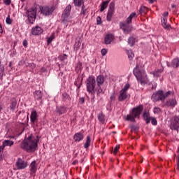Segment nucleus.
I'll use <instances>...</instances> for the list:
<instances>
[{"mask_svg": "<svg viewBox=\"0 0 179 179\" xmlns=\"http://www.w3.org/2000/svg\"><path fill=\"white\" fill-rule=\"evenodd\" d=\"M115 96H116L115 92H113V93L110 95V100H111V101L115 100Z\"/></svg>", "mask_w": 179, "mask_h": 179, "instance_id": "51", "label": "nucleus"}, {"mask_svg": "<svg viewBox=\"0 0 179 179\" xmlns=\"http://www.w3.org/2000/svg\"><path fill=\"white\" fill-rule=\"evenodd\" d=\"M34 96L36 100H41L43 99V92L41 90H36L34 93Z\"/></svg>", "mask_w": 179, "mask_h": 179, "instance_id": "20", "label": "nucleus"}, {"mask_svg": "<svg viewBox=\"0 0 179 179\" xmlns=\"http://www.w3.org/2000/svg\"><path fill=\"white\" fill-rule=\"evenodd\" d=\"M142 111H143V106L142 105L133 108L131 110V114L127 115L126 117V121H131V122H135V118H139V115H141Z\"/></svg>", "mask_w": 179, "mask_h": 179, "instance_id": "5", "label": "nucleus"}, {"mask_svg": "<svg viewBox=\"0 0 179 179\" xmlns=\"http://www.w3.org/2000/svg\"><path fill=\"white\" fill-rule=\"evenodd\" d=\"M0 76H3V66H0Z\"/></svg>", "mask_w": 179, "mask_h": 179, "instance_id": "49", "label": "nucleus"}, {"mask_svg": "<svg viewBox=\"0 0 179 179\" xmlns=\"http://www.w3.org/2000/svg\"><path fill=\"white\" fill-rule=\"evenodd\" d=\"M113 15H114V13L111 11H108V14L106 17V20H108V22H111V19L113 18Z\"/></svg>", "mask_w": 179, "mask_h": 179, "instance_id": "34", "label": "nucleus"}, {"mask_svg": "<svg viewBox=\"0 0 179 179\" xmlns=\"http://www.w3.org/2000/svg\"><path fill=\"white\" fill-rule=\"evenodd\" d=\"M30 167V172L31 176L35 174L36 171H37V166H36V161H34L29 165Z\"/></svg>", "mask_w": 179, "mask_h": 179, "instance_id": "19", "label": "nucleus"}, {"mask_svg": "<svg viewBox=\"0 0 179 179\" xmlns=\"http://www.w3.org/2000/svg\"><path fill=\"white\" fill-rule=\"evenodd\" d=\"M130 128L133 132H138V131H139V127L135 125H131Z\"/></svg>", "mask_w": 179, "mask_h": 179, "instance_id": "39", "label": "nucleus"}, {"mask_svg": "<svg viewBox=\"0 0 179 179\" xmlns=\"http://www.w3.org/2000/svg\"><path fill=\"white\" fill-rule=\"evenodd\" d=\"M56 111L59 115H62V114H65V113H66V107L61 106L59 108H57Z\"/></svg>", "mask_w": 179, "mask_h": 179, "instance_id": "23", "label": "nucleus"}, {"mask_svg": "<svg viewBox=\"0 0 179 179\" xmlns=\"http://www.w3.org/2000/svg\"><path fill=\"white\" fill-rule=\"evenodd\" d=\"M139 66H136V68L133 71V73L134 76L136 78L138 83H141V85H146L149 80H148V76L146 75V72L145 71L139 70Z\"/></svg>", "mask_w": 179, "mask_h": 179, "instance_id": "3", "label": "nucleus"}, {"mask_svg": "<svg viewBox=\"0 0 179 179\" xmlns=\"http://www.w3.org/2000/svg\"><path fill=\"white\" fill-rule=\"evenodd\" d=\"M62 97L63 101H70L71 100V96L66 93L63 94Z\"/></svg>", "mask_w": 179, "mask_h": 179, "instance_id": "30", "label": "nucleus"}, {"mask_svg": "<svg viewBox=\"0 0 179 179\" xmlns=\"http://www.w3.org/2000/svg\"><path fill=\"white\" fill-rule=\"evenodd\" d=\"M174 94V92L171 91H168L164 93L162 90H159L156 92H154L152 95L151 99L154 103H156V101H162V103H164V100H166V97H169V96Z\"/></svg>", "mask_w": 179, "mask_h": 179, "instance_id": "4", "label": "nucleus"}, {"mask_svg": "<svg viewBox=\"0 0 179 179\" xmlns=\"http://www.w3.org/2000/svg\"><path fill=\"white\" fill-rule=\"evenodd\" d=\"M136 16V13H132L127 18L126 22H120V29L123 30L124 34H129L132 31V26L129 25L132 23V19Z\"/></svg>", "mask_w": 179, "mask_h": 179, "instance_id": "2", "label": "nucleus"}, {"mask_svg": "<svg viewBox=\"0 0 179 179\" xmlns=\"http://www.w3.org/2000/svg\"><path fill=\"white\" fill-rule=\"evenodd\" d=\"M3 145L5 146H12L13 145V141H10V140H5L3 142Z\"/></svg>", "mask_w": 179, "mask_h": 179, "instance_id": "32", "label": "nucleus"}, {"mask_svg": "<svg viewBox=\"0 0 179 179\" xmlns=\"http://www.w3.org/2000/svg\"><path fill=\"white\" fill-rule=\"evenodd\" d=\"M160 111H161V109L159 107H155L154 108V113L155 114H159V113H160Z\"/></svg>", "mask_w": 179, "mask_h": 179, "instance_id": "47", "label": "nucleus"}, {"mask_svg": "<svg viewBox=\"0 0 179 179\" xmlns=\"http://www.w3.org/2000/svg\"><path fill=\"white\" fill-rule=\"evenodd\" d=\"M16 166L18 170H23L27 167V163L21 158H18L16 162Z\"/></svg>", "mask_w": 179, "mask_h": 179, "instance_id": "13", "label": "nucleus"}, {"mask_svg": "<svg viewBox=\"0 0 179 179\" xmlns=\"http://www.w3.org/2000/svg\"><path fill=\"white\" fill-rule=\"evenodd\" d=\"M22 44H23V45H24V47H25V48L27 47V41L24 40V41H23Z\"/></svg>", "mask_w": 179, "mask_h": 179, "instance_id": "55", "label": "nucleus"}, {"mask_svg": "<svg viewBox=\"0 0 179 179\" xmlns=\"http://www.w3.org/2000/svg\"><path fill=\"white\" fill-rule=\"evenodd\" d=\"M67 58H68V55H60L59 57V59H60V61H65V59H67Z\"/></svg>", "mask_w": 179, "mask_h": 179, "instance_id": "41", "label": "nucleus"}, {"mask_svg": "<svg viewBox=\"0 0 179 179\" xmlns=\"http://www.w3.org/2000/svg\"><path fill=\"white\" fill-rule=\"evenodd\" d=\"M176 169H177V170H179V157H178V158Z\"/></svg>", "mask_w": 179, "mask_h": 179, "instance_id": "58", "label": "nucleus"}, {"mask_svg": "<svg viewBox=\"0 0 179 179\" xmlns=\"http://www.w3.org/2000/svg\"><path fill=\"white\" fill-rule=\"evenodd\" d=\"M139 13H146V7L141 6L138 10Z\"/></svg>", "mask_w": 179, "mask_h": 179, "instance_id": "40", "label": "nucleus"}, {"mask_svg": "<svg viewBox=\"0 0 179 179\" xmlns=\"http://www.w3.org/2000/svg\"><path fill=\"white\" fill-rule=\"evenodd\" d=\"M40 10L45 16H50V15H52V12H54L55 8L52 6H43L40 7Z\"/></svg>", "mask_w": 179, "mask_h": 179, "instance_id": "10", "label": "nucleus"}, {"mask_svg": "<svg viewBox=\"0 0 179 179\" xmlns=\"http://www.w3.org/2000/svg\"><path fill=\"white\" fill-rule=\"evenodd\" d=\"M91 101L92 103H94V96L91 99Z\"/></svg>", "mask_w": 179, "mask_h": 179, "instance_id": "61", "label": "nucleus"}, {"mask_svg": "<svg viewBox=\"0 0 179 179\" xmlns=\"http://www.w3.org/2000/svg\"><path fill=\"white\" fill-rule=\"evenodd\" d=\"M26 15H27V17L28 19L29 23H31V24H33L37 16V10H36V8L28 9L26 13Z\"/></svg>", "mask_w": 179, "mask_h": 179, "instance_id": "7", "label": "nucleus"}, {"mask_svg": "<svg viewBox=\"0 0 179 179\" xmlns=\"http://www.w3.org/2000/svg\"><path fill=\"white\" fill-rule=\"evenodd\" d=\"M96 24H101V18L100 17H97Z\"/></svg>", "mask_w": 179, "mask_h": 179, "instance_id": "53", "label": "nucleus"}, {"mask_svg": "<svg viewBox=\"0 0 179 179\" xmlns=\"http://www.w3.org/2000/svg\"><path fill=\"white\" fill-rule=\"evenodd\" d=\"M156 0H148L149 3H153Z\"/></svg>", "mask_w": 179, "mask_h": 179, "instance_id": "60", "label": "nucleus"}, {"mask_svg": "<svg viewBox=\"0 0 179 179\" xmlns=\"http://www.w3.org/2000/svg\"><path fill=\"white\" fill-rule=\"evenodd\" d=\"M114 41V36L113 34H108L105 36L104 43L106 45L111 44V43Z\"/></svg>", "mask_w": 179, "mask_h": 179, "instance_id": "15", "label": "nucleus"}, {"mask_svg": "<svg viewBox=\"0 0 179 179\" xmlns=\"http://www.w3.org/2000/svg\"><path fill=\"white\" fill-rule=\"evenodd\" d=\"M127 99H128V94H127V92L120 91L118 96L119 101H124V100H127Z\"/></svg>", "mask_w": 179, "mask_h": 179, "instance_id": "18", "label": "nucleus"}, {"mask_svg": "<svg viewBox=\"0 0 179 179\" xmlns=\"http://www.w3.org/2000/svg\"><path fill=\"white\" fill-rule=\"evenodd\" d=\"M90 142H91L90 136H87L86 141H85V143H84V148H85V149H87V148H89V146H90Z\"/></svg>", "mask_w": 179, "mask_h": 179, "instance_id": "28", "label": "nucleus"}, {"mask_svg": "<svg viewBox=\"0 0 179 179\" xmlns=\"http://www.w3.org/2000/svg\"><path fill=\"white\" fill-rule=\"evenodd\" d=\"M162 25L163 26L164 29H169L170 24H167V17H163L162 20H161Z\"/></svg>", "mask_w": 179, "mask_h": 179, "instance_id": "24", "label": "nucleus"}, {"mask_svg": "<svg viewBox=\"0 0 179 179\" xmlns=\"http://www.w3.org/2000/svg\"><path fill=\"white\" fill-rule=\"evenodd\" d=\"M80 13H81V15H83L85 16V15L86 13V6H85V5L82 6Z\"/></svg>", "mask_w": 179, "mask_h": 179, "instance_id": "44", "label": "nucleus"}, {"mask_svg": "<svg viewBox=\"0 0 179 179\" xmlns=\"http://www.w3.org/2000/svg\"><path fill=\"white\" fill-rule=\"evenodd\" d=\"M71 9H72V6L71 5H68L64 10L63 13L62 15V23H68L69 20V16L71 15Z\"/></svg>", "mask_w": 179, "mask_h": 179, "instance_id": "8", "label": "nucleus"}, {"mask_svg": "<svg viewBox=\"0 0 179 179\" xmlns=\"http://www.w3.org/2000/svg\"><path fill=\"white\" fill-rule=\"evenodd\" d=\"M41 71V72H45L46 69L44 67H42Z\"/></svg>", "mask_w": 179, "mask_h": 179, "instance_id": "59", "label": "nucleus"}, {"mask_svg": "<svg viewBox=\"0 0 179 179\" xmlns=\"http://www.w3.org/2000/svg\"><path fill=\"white\" fill-rule=\"evenodd\" d=\"M162 72H163V69H158V70H157L152 73H152V75H153L156 78H158V76H160V73H162Z\"/></svg>", "mask_w": 179, "mask_h": 179, "instance_id": "31", "label": "nucleus"}, {"mask_svg": "<svg viewBox=\"0 0 179 179\" xmlns=\"http://www.w3.org/2000/svg\"><path fill=\"white\" fill-rule=\"evenodd\" d=\"M98 120L100 122H104V115H103V113H99L98 115Z\"/></svg>", "mask_w": 179, "mask_h": 179, "instance_id": "37", "label": "nucleus"}, {"mask_svg": "<svg viewBox=\"0 0 179 179\" xmlns=\"http://www.w3.org/2000/svg\"><path fill=\"white\" fill-rule=\"evenodd\" d=\"M17 105V102L16 101V100L13 101L10 105V110H11V111H15Z\"/></svg>", "mask_w": 179, "mask_h": 179, "instance_id": "29", "label": "nucleus"}, {"mask_svg": "<svg viewBox=\"0 0 179 179\" xmlns=\"http://www.w3.org/2000/svg\"><path fill=\"white\" fill-rule=\"evenodd\" d=\"M8 66H9V68H12V62H10Z\"/></svg>", "mask_w": 179, "mask_h": 179, "instance_id": "63", "label": "nucleus"}, {"mask_svg": "<svg viewBox=\"0 0 179 179\" xmlns=\"http://www.w3.org/2000/svg\"><path fill=\"white\" fill-rule=\"evenodd\" d=\"M3 3L5 5H6L7 6H9V5H10V3L12 2L11 0H3Z\"/></svg>", "mask_w": 179, "mask_h": 179, "instance_id": "48", "label": "nucleus"}, {"mask_svg": "<svg viewBox=\"0 0 179 179\" xmlns=\"http://www.w3.org/2000/svg\"><path fill=\"white\" fill-rule=\"evenodd\" d=\"M73 139L76 142H80L83 139V134L82 133H76L73 136Z\"/></svg>", "mask_w": 179, "mask_h": 179, "instance_id": "21", "label": "nucleus"}, {"mask_svg": "<svg viewBox=\"0 0 179 179\" xmlns=\"http://www.w3.org/2000/svg\"><path fill=\"white\" fill-rule=\"evenodd\" d=\"M177 105V100L172 99H169L164 103V106H166V107H176Z\"/></svg>", "mask_w": 179, "mask_h": 179, "instance_id": "17", "label": "nucleus"}, {"mask_svg": "<svg viewBox=\"0 0 179 179\" xmlns=\"http://www.w3.org/2000/svg\"><path fill=\"white\" fill-rule=\"evenodd\" d=\"M79 103L80 104H83L85 103V98H80Z\"/></svg>", "mask_w": 179, "mask_h": 179, "instance_id": "54", "label": "nucleus"}, {"mask_svg": "<svg viewBox=\"0 0 179 179\" xmlns=\"http://www.w3.org/2000/svg\"><path fill=\"white\" fill-rule=\"evenodd\" d=\"M107 52H108V50H107V49H106V48H103V49L101 50V53L102 57H104L105 55H107Z\"/></svg>", "mask_w": 179, "mask_h": 179, "instance_id": "46", "label": "nucleus"}, {"mask_svg": "<svg viewBox=\"0 0 179 179\" xmlns=\"http://www.w3.org/2000/svg\"><path fill=\"white\" fill-rule=\"evenodd\" d=\"M171 129L177 131L178 132V128H179V119L178 117H173L171 120V126H170Z\"/></svg>", "mask_w": 179, "mask_h": 179, "instance_id": "11", "label": "nucleus"}, {"mask_svg": "<svg viewBox=\"0 0 179 179\" xmlns=\"http://www.w3.org/2000/svg\"><path fill=\"white\" fill-rule=\"evenodd\" d=\"M26 66L31 68V69H34V68H36V64H34V63H27Z\"/></svg>", "mask_w": 179, "mask_h": 179, "instance_id": "38", "label": "nucleus"}, {"mask_svg": "<svg viewBox=\"0 0 179 179\" xmlns=\"http://www.w3.org/2000/svg\"><path fill=\"white\" fill-rule=\"evenodd\" d=\"M96 80L97 83V89L96 90L97 91V94H100V93H104L103 89H101V85L104 83V76L99 75L96 77Z\"/></svg>", "mask_w": 179, "mask_h": 179, "instance_id": "9", "label": "nucleus"}, {"mask_svg": "<svg viewBox=\"0 0 179 179\" xmlns=\"http://www.w3.org/2000/svg\"><path fill=\"white\" fill-rule=\"evenodd\" d=\"M114 8H115V4L114 3V2L110 3V4H109V10H108V12L114 13Z\"/></svg>", "mask_w": 179, "mask_h": 179, "instance_id": "35", "label": "nucleus"}, {"mask_svg": "<svg viewBox=\"0 0 179 179\" xmlns=\"http://www.w3.org/2000/svg\"><path fill=\"white\" fill-rule=\"evenodd\" d=\"M87 89L89 93H96L97 85H96V78L94 76H90L86 80Z\"/></svg>", "mask_w": 179, "mask_h": 179, "instance_id": "6", "label": "nucleus"}, {"mask_svg": "<svg viewBox=\"0 0 179 179\" xmlns=\"http://www.w3.org/2000/svg\"><path fill=\"white\" fill-rule=\"evenodd\" d=\"M39 141L40 138H38V136H36V138L29 136L27 139L21 142L20 148L21 149H23V150L28 152V153H31V152H34L36 149H37Z\"/></svg>", "mask_w": 179, "mask_h": 179, "instance_id": "1", "label": "nucleus"}, {"mask_svg": "<svg viewBox=\"0 0 179 179\" xmlns=\"http://www.w3.org/2000/svg\"><path fill=\"white\" fill-rule=\"evenodd\" d=\"M143 120L146 122V124H150V114L147 112H144L143 115Z\"/></svg>", "mask_w": 179, "mask_h": 179, "instance_id": "22", "label": "nucleus"}, {"mask_svg": "<svg viewBox=\"0 0 179 179\" xmlns=\"http://www.w3.org/2000/svg\"><path fill=\"white\" fill-rule=\"evenodd\" d=\"M5 148V145L3 144L1 146H0V152H2L3 149Z\"/></svg>", "mask_w": 179, "mask_h": 179, "instance_id": "57", "label": "nucleus"}, {"mask_svg": "<svg viewBox=\"0 0 179 179\" xmlns=\"http://www.w3.org/2000/svg\"><path fill=\"white\" fill-rule=\"evenodd\" d=\"M54 38H55V34H52L49 38H47V43L48 45L51 44V43L52 42V40H54Z\"/></svg>", "mask_w": 179, "mask_h": 179, "instance_id": "33", "label": "nucleus"}, {"mask_svg": "<svg viewBox=\"0 0 179 179\" xmlns=\"http://www.w3.org/2000/svg\"><path fill=\"white\" fill-rule=\"evenodd\" d=\"M129 89V84H126V85L124 86L123 89H122L120 91L124 92L127 93V90H128Z\"/></svg>", "mask_w": 179, "mask_h": 179, "instance_id": "42", "label": "nucleus"}, {"mask_svg": "<svg viewBox=\"0 0 179 179\" xmlns=\"http://www.w3.org/2000/svg\"><path fill=\"white\" fill-rule=\"evenodd\" d=\"M120 150V145H117L116 147H115V149H114V155H117L118 150Z\"/></svg>", "mask_w": 179, "mask_h": 179, "instance_id": "50", "label": "nucleus"}, {"mask_svg": "<svg viewBox=\"0 0 179 179\" xmlns=\"http://www.w3.org/2000/svg\"><path fill=\"white\" fill-rule=\"evenodd\" d=\"M150 121L152 125H157V120H156V118L151 117Z\"/></svg>", "mask_w": 179, "mask_h": 179, "instance_id": "45", "label": "nucleus"}, {"mask_svg": "<svg viewBox=\"0 0 179 179\" xmlns=\"http://www.w3.org/2000/svg\"><path fill=\"white\" fill-rule=\"evenodd\" d=\"M74 6H78V8H80L83 3H85V0H74L73 1Z\"/></svg>", "mask_w": 179, "mask_h": 179, "instance_id": "26", "label": "nucleus"}, {"mask_svg": "<svg viewBox=\"0 0 179 179\" xmlns=\"http://www.w3.org/2000/svg\"><path fill=\"white\" fill-rule=\"evenodd\" d=\"M6 22L7 24H12V20L10 19V15H8L6 19Z\"/></svg>", "mask_w": 179, "mask_h": 179, "instance_id": "43", "label": "nucleus"}, {"mask_svg": "<svg viewBox=\"0 0 179 179\" xmlns=\"http://www.w3.org/2000/svg\"><path fill=\"white\" fill-rule=\"evenodd\" d=\"M136 42V39H135V38L132 36H130L127 41V43L130 47H133V45L135 44Z\"/></svg>", "mask_w": 179, "mask_h": 179, "instance_id": "25", "label": "nucleus"}, {"mask_svg": "<svg viewBox=\"0 0 179 179\" xmlns=\"http://www.w3.org/2000/svg\"><path fill=\"white\" fill-rule=\"evenodd\" d=\"M108 2H110V1H103L101 3V8H100V12H103V10H104V9H106L107 8V6H108Z\"/></svg>", "mask_w": 179, "mask_h": 179, "instance_id": "27", "label": "nucleus"}, {"mask_svg": "<svg viewBox=\"0 0 179 179\" xmlns=\"http://www.w3.org/2000/svg\"><path fill=\"white\" fill-rule=\"evenodd\" d=\"M127 55L129 57V59H132L134 58V57H135V55H134V52H132V50H129L127 51Z\"/></svg>", "mask_w": 179, "mask_h": 179, "instance_id": "36", "label": "nucleus"}, {"mask_svg": "<svg viewBox=\"0 0 179 179\" xmlns=\"http://www.w3.org/2000/svg\"><path fill=\"white\" fill-rule=\"evenodd\" d=\"M163 16L164 17H167V16H169V12L164 13Z\"/></svg>", "mask_w": 179, "mask_h": 179, "instance_id": "56", "label": "nucleus"}, {"mask_svg": "<svg viewBox=\"0 0 179 179\" xmlns=\"http://www.w3.org/2000/svg\"><path fill=\"white\" fill-rule=\"evenodd\" d=\"M43 33V29L41 27L36 26L31 29V34L33 36H40Z\"/></svg>", "mask_w": 179, "mask_h": 179, "instance_id": "14", "label": "nucleus"}, {"mask_svg": "<svg viewBox=\"0 0 179 179\" xmlns=\"http://www.w3.org/2000/svg\"><path fill=\"white\" fill-rule=\"evenodd\" d=\"M176 4H173V5L171 6V8H176Z\"/></svg>", "mask_w": 179, "mask_h": 179, "instance_id": "64", "label": "nucleus"}, {"mask_svg": "<svg viewBox=\"0 0 179 179\" xmlns=\"http://www.w3.org/2000/svg\"><path fill=\"white\" fill-rule=\"evenodd\" d=\"M3 31L2 30V25L0 24V34L2 33Z\"/></svg>", "mask_w": 179, "mask_h": 179, "instance_id": "62", "label": "nucleus"}, {"mask_svg": "<svg viewBox=\"0 0 179 179\" xmlns=\"http://www.w3.org/2000/svg\"><path fill=\"white\" fill-rule=\"evenodd\" d=\"M30 118L32 124H36V122L38 121V115H37V111L32 110L31 113Z\"/></svg>", "mask_w": 179, "mask_h": 179, "instance_id": "16", "label": "nucleus"}, {"mask_svg": "<svg viewBox=\"0 0 179 179\" xmlns=\"http://www.w3.org/2000/svg\"><path fill=\"white\" fill-rule=\"evenodd\" d=\"M76 66L78 69H82V62H78Z\"/></svg>", "mask_w": 179, "mask_h": 179, "instance_id": "52", "label": "nucleus"}, {"mask_svg": "<svg viewBox=\"0 0 179 179\" xmlns=\"http://www.w3.org/2000/svg\"><path fill=\"white\" fill-rule=\"evenodd\" d=\"M163 64H166L168 67L172 66V68H179V59H173L171 62V64H170V62L166 61H163L161 63V65L163 66Z\"/></svg>", "mask_w": 179, "mask_h": 179, "instance_id": "12", "label": "nucleus"}]
</instances>
